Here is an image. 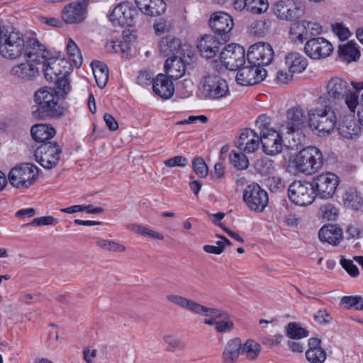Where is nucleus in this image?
Masks as SVG:
<instances>
[{
	"mask_svg": "<svg viewBox=\"0 0 363 363\" xmlns=\"http://www.w3.org/2000/svg\"><path fill=\"white\" fill-rule=\"evenodd\" d=\"M355 91L351 90L349 83L340 77H332L328 82L325 97L330 103L343 102L351 113H354L359 104V92L363 89V82H352Z\"/></svg>",
	"mask_w": 363,
	"mask_h": 363,
	"instance_id": "obj_1",
	"label": "nucleus"
},
{
	"mask_svg": "<svg viewBox=\"0 0 363 363\" xmlns=\"http://www.w3.org/2000/svg\"><path fill=\"white\" fill-rule=\"evenodd\" d=\"M166 298L171 303L191 313L205 316L223 318L222 320H219L216 323V330L218 333H228L233 329L234 324L229 319L228 314L224 311L204 306L193 300L179 295L168 294Z\"/></svg>",
	"mask_w": 363,
	"mask_h": 363,
	"instance_id": "obj_2",
	"label": "nucleus"
},
{
	"mask_svg": "<svg viewBox=\"0 0 363 363\" xmlns=\"http://www.w3.org/2000/svg\"><path fill=\"white\" fill-rule=\"evenodd\" d=\"M60 90L57 91L47 86L38 89L35 94L36 110L33 111V116L38 120L47 118H57L64 115L66 109L59 104Z\"/></svg>",
	"mask_w": 363,
	"mask_h": 363,
	"instance_id": "obj_3",
	"label": "nucleus"
},
{
	"mask_svg": "<svg viewBox=\"0 0 363 363\" xmlns=\"http://www.w3.org/2000/svg\"><path fill=\"white\" fill-rule=\"evenodd\" d=\"M320 106L310 110L308 114V126L318 136L328 135L337 125V116L330 105L323 104L325 99L320 97Z\"/></svg>",
	"mask_w": 363,
	"mask_h": 363,
	"instance_id": "obj_4",
	"label": "nucleus"
},
{
	"mask_svg": "<svg viewBox=\"0 0 363 363\" xmlns=\"http://www.w3.org/2000/svg\"><path fill=\"white\" fill-rule=\"evenodd\" d=\"M67 61L50 57L40 67L45 78L48 82H55L57 88L65 97L71 90L70 81L68 78L69 72L66 69Z\"/></svg>",
	"mask_w": 363,
	"mask_h": 363,
	"instance_id": "obj_5",
	"label": "nucleus"
},
{
	"mask_svg": "<svg viewBox=\"0 0 363 363\" xmlns=\"http://www.w3.org/2000/svg\"><path fill=\"white\" fill-rule=\"evenodd\" d=\"M291 163L296 172L311 175L322 168L323 154L316 147L308 146L300 150L291 160Z\"/></svg>",
	"mask_w": 363,
	"mask_h": 363,
	"instance_id": "obj_6",
	"label": "nucleus"
},
{
	"mask_svg": "<svg viewBox=\"0 0 363 363\" xmlns=\"http://www.w3.org/2000/svg\"><path fill=\"white\" fill-rule=\"evenodd\" d=\"M199 90L204 99L218 101L230 94L226 80L217 74H208L201 78Z\"/></svg>",
	"mask_w": 363,
	"mask_h": 363,
	"instance_id": "obj_7",
	"label": "nucleus"
},
{
	"mask_svg": "<svg viewBox=\"0 0 363 363\" xmlns=\"http://www.w3.org/2000/svg\"><path fill=\"white\" fill-rule=\"evenodd\" d=\"M26 45L23 34L11 27L0 44V55L4 58L17 59L23 52Z\"/></svg>",
	"mask_w": 363,
	"mask_h": 363,
	"instance_id": "obj_8",
	"label": "nucleus"
},
{
	"mask_svg": "<svg viewBox=\"0 0 363 363\" xmlns=\"http://www.w3.org/2000/svg\"><path fill=\"white\" fill-rule=\"evenodd\" d=\"M38 176V168L30 163L13 167L8 175L11 185L17 189H27L32 186Z\"/></svg>",
	"mask_w": 363,
	"mask_h": 363,
	"instance_id": "obj_9",
	"label": "nucleus"
},
{
	"mask_svg": "<svg viewBox=\"0 0 363 363\" xmlns=\"http://www.w3.org/2000/svg\"><path fill=\"white\" fill-rule=\"evenodd\" d=\"M108 16L113 26L119 27L134 26L140 18L138 9L128 1L118 4Z\"/></svg>",
	"mask_w": 363,
	"mask_h": 363,
	"instance_id": "obj_10",
	"label": "nucleus"
},
{
	"mask_svg": "<svg viewBox=\"0 0 363 363\" xmlns=\"http://www.w3.org/2000/svg\"><path fill=\"white\" fill-rule=\"evenodd\" d=\"M288 196L294 204L305 206L313 203L315 194L311 182L298 180L289 185Z\"/></svg>",
	"mask_w": 363,
	"mask_h": 363,
	"instance_id": "obj_11",
	"label": "nucleus"
},
{
	"mask_svg": "<svg viewBox=\"0 0 363 363\" xmlns=\"http://www.w3.org/2000/svg\"><path fill=\"white\" fill-rule=\"evenodd\" d=\"M311 184L315 196L322 199H328L335 194L340 179L335 174L328 172L314 177Z\"/></svg>",
	"mask_w": 363,
	"mask_h": 363,
	"instance_id": "obj_12",
	"label": "nucleus"
},
{
	"mask_svg": "<svg viewBox=\"0 0 363 363\" xmlns=\"http://www.w3.org/2000/svg\"><path fill=\"white\" fill-rule=\"evenodd\" d=\"M62 148L57 142L42 143L35 151L36 161L45 169L55 167L60 159Z\"/></svg>",
	"mask_w": 363,
	"mask_h": 363,
	"instance_id": "obj_13",
	"label": "nucleus"
},
{
	"mask_svg": "<svg viewBox=\"0 0 363 363\" xmlns=\"http://www.w3.org/2000/svg\"><path fill=\"white\" fill-rule=\"evenodd\" d=\"M274 50L270 44L259 42L252 45L247 54V63L263 67L269 65L274 58Z\"/></svg>",
	"mask_w": 363,
	"mask_h": 363,
	"instance_id": "obj_14",
	"label": "nucleus"
},
{
	"mask_svg": "<svg viewBox=\"0 0 363 363\" xmlns=\"http://www.w3.org/2000/svg\"><path fill=\"white\" fill-rule=\"evenodd\" d=\"M243 200L251 211L262 212L267 206L269 198L266 191L258 184H252L245 187Z\"/></svg>",
	"mask_w": 363,
	"mask_h": 363,
	"instance_id": "obj_15",
	"label": "nucleus"
},
{
	"mask_svg": "<svg viewBox=\"0 0 363 363\" xmlns=\"http://www.w3.org/2000/svg\"><path fill=\"white\" fill-rule=\"evenodd\" d=\"M223 65L230 70H236L246 64L245 50L237 44H229L223 48L220 55Z\"/></svg>",
	"mask_w": 363,
	"mask_h": 363,
	"instance_id": "obj_16",
	"label": "nucleus"
},
{
	"mask_svg": "<svg viewBox=\"0 0 363 363\" xmlns=\"http://www.w3.org/2000/svg\"><path fill=\"white\" fill-rule=\"evenodd\" d=\"M236 74V81L242 86H252L263 81L267 77L264 68L246 62L241 66Z\"/></svg>",
	"mask_w": 363,
	"mask_h": 363,
	"instance_id": "obj_17",
	"label": "nucleus"
},
{
	"mask_svg": "<svg viewBox=\"0 0 363 363\" xmlns=\"http://www.w3.org/2000/svg\"><path fill=\"white\" fill-rule=\"evenodd\" d=\"M233 26L232 17L225 12L213 13L209 20V26L212 31L220 36L223 42L230 40V33Z\"/></svg>",
	"mask_w": 363,
	"mask_h": 363,
	"instance_id": "obj_18",
	"label": "nucleus"
},
{
	"mask_svg": "<svg viewBox=\"0 0 363 363\" xmlns=\"http://www.w3.org/2000/svg\"><path fill=\"white\" fill-rule=\"evenodd\" d=\"M304 51L311 59L320 60L331 55L333 52V46L324 38H311L306 43Z\"/></svg>",
	"mask_w": 363,
	"mask_h": 363,
	"instance_id": "obj_19",
	"label": "nucleus"
},
{
	"mask_svg": "<svg viewBox=\"0 0 363 363\" xmlns=\"http://www.w3.org/2000/svg\"><path fill=\"white\" fill-rule=\"evenodd\" d=\"M23 52L29 62H33L40 67L52 55L47 47L35 38L28 39Z\"/></svg>",
	"mask_w": 363,
	"mask_h": 363,
	"instance_id": "obj_20",
	"label": "nucleus"
},
{
	"mask_svg": "<svg viewBox=\"0 0 363 363\" xmlns=\"http://www.w3.org/2000/svg\"><path fill=\"white\" fill-rule=\"evenodd\" d=\"M89 0H77L66 5L62 11V18L65 23L72 24L82 22L86 16Z\"/></svg>",
	"mask_w": 363,
	"mask_h": 363,
	"instance_id": "obj_21",
	"label": "nucleus"
},
{
	"mask_svg": "<svg viewBox=\"0 0 363 363\" xmlns=\"http://www.w3.org/2000/svg\"><path fill=\"white\" fill-rule=\"evenodd\" d=\"M260 140V136L255 130L245 128L241 132L236 142V146L240 151L244 153H253L258 149Z\"/></svg>",
	"mask_w": 363,
	"mask_h": 363,
	"instance_id": "obj_22",
	"label": "nucleus"
},
{
	"mask_svg": "<svg viewBox=\"0 0 363 363\" xmlns=\"http://www.w3.org/2000/svg\"><path fill=\"white\" fill-rule=\"evenodd\" d=\"M286 116V126L288 133L298 132L305 128L306 116L301 106H296L288 109Z\"/></svg>",
	"mask_w": 363,
	"mask_h": 363,
	"instance_id": "obj_23",
	"label": "nucleus"
},
{
	"mask_svg": "<svg viewBox=\"0 0 363 363\" xmlns=\"http://www.w3.org/2000/svg\"><path fill=\"white\" fill-rule=\"evenodd\" d=\"M263 152L271 156L279 154L282 151V138L277 130H271V133L260 136Z\"/></svg>",
	"mask_w": 363,
	"mask_h": 363,
	"instance_id": "obj_24",
	"label": "nucleus"
},
{
	"mask_svg": "<svg viewBox=\"0 0 363 363\" xmlns=\"http://www.w3.org/2000/svg\"><path fill=\"white\" fill-rule=\"evenodd\" d=\"M135 3L142 13L151 17L163 14L167 8L164 0H135Z\"/></svg>",
	"mask_w": 363,
	"mask_h": 363,
	"instance_id": "obj_25",
	"label": "nucleus"
},
{
	"mask_svg": "<svg viewBox=\"0 0 363 363\" xmlns=\"http://www.w3.org/2000/svg\"><path fill=\"white\" fill-rule=\"evenodd\" d=\"M220 44V42L212 35H205L198 40L197 48L201 56L211 59L219 52Z\"/></svg>",
	"mask_w": 363,
	"mask_h": 363,
	"instance_id": "obj_26",
	"label": "nucleus"
},
{
	"mask_svg": "<svg viewBox=\"0 0 363 363\" xmlns=\"http://www.w3.org/2000/svg\"><path fill=\"white\" fill-rule=\"evenodd\" d=\"M152 89L155 94L162 99H169L174 93L172 80L164 74H159L152 81Z\"/></svg>",
	"mask_w": 363,
	"mask_h": 363,
	"instance_id": "obj_27",
	"label": "nucleus"
},
{
	"mask_svg": "<svg viewBox=\"0 0 363 363\" xmlns=\"http://www.w3.org/2000/svg\"><path fill=\"white\" fill-rule=\"evenodd\" d=\"M166 76L171 80L180 79L185 73L186 66L181 57L177 56L168 57L164 63Z\"/></svg>",
	"mask_w": 363,
	"mask_h": 363,
	"instance_id": "obj_28",
	"label": "nucleus"
},
{
	"mask_svg": "<svg viewBox=\"0 0 363 363\" xmlns=\"http://www.w3.org/2000/svg\"><path fill=\"white\" fill-rule=\"evenodd\" d=\"M354 113H351L344 118L338 123V131L340 135L347 139H353L359 135L360 128L354 120Z\"/></svg>",
	"mask_w": 363,
	"mask_h": 363,
	"instance_id": "obj_29",
	"label": "nucleus"
},
{
	"mask_svg": "<svg viewBox=\"0 0 363 363\" xmlns=\"http://www.w3.org/2000/svg\"><path fill=\"white\" fill-rule=\"evenodd\" d=\"M318 237L322 242L337 245L342 239V230L336 225H325L320 229Z\"/></svg>",
	"mask_w": 363,
	"mask_h": 363,
	"instance_id": "obj_30",
	"label": "nucleus"
},
{
	"mask_svg": "<svg viewBox=\"0 0 363 363\" xmlns=\"http://www.w3.org/2000/svg\"><path fill=\"white\" fill-rule=\"evenodd\" d=\"M33 62L21 63L14 66L11 69V74L23 79H32L40 73V67Z\"/></svg>",
	"mask_w": 363,
	"mask_h": 363,
	"instance_id": "obj_31",
	"label": "nucleus"
},
{
	"mask_svg": "<svg viewBox=\"0 0 363 363\" xmlns=\"http://www.w3.org/2000/svg\"><path fill=\"white\" fill-rule=\"evenodd\" d=\"M30 134L33 140L38 143H50L56 134L55 129L49 124H35L31 127Z\"/></svg>",
	"mask_w": 363,
	"mask_h": 363,
	"instance_id": "obj_32",
	"label": "nucleus"
},
{
	"mask_svg": "<svg viewBox=\"0 0 363 363\" xmlns=\"http://www.w3.org/2000/svg\"><path fill=\"white\" fill-rule=\"evenodd\" d=\"M285 64L291 74L301 73L308 66L307 59L296 52H291L285 56Z\"/></svg>",
	"mask_w": 363,
	"mask_h": 363,
	"instance_id": "obj_33",
	"label": "nucleus"
},
{
	"mask_svg": "<svg viewBox=\"0 0 363 363\" xmlns=\"http://www.w3.org/2000/svg\"><path fill=\"white\" fill-rule=\"evenodd\" d=\"M297 6L291 2L280 1L275 4L274 12L280 19L291 21L296 17Z\"/></svg>",
	"mask_w": 363,
	"mask_h": 363,
	"instance_id": "obj_34",
	"label": "nucleus"
},
{
	"mask_svg": "<svg viewBox=\"0 0 363 363\" xmlns=\"http://www.w3.org/2000/svg\"><path fill=\"white\" fill-rule=\"evenodd\" d=\"M181 40L173 36L163 38L160 43V50L164 57H174L175 54L180 50Z\"/></svg>",
	"mask_w": 363,
	"mask_h": 363,
	"instance_id": "obj_35",
	"label": "nucleus"
},
{
	"mask_svg": "<svg viewBox=\"0 0 363 363\" xmlns=\"http://www.w3.org/2000/svg\"><path fill=\"white\" fill-rule=\"evenodd\" d=\"M91 65L98 86L100 89L104 88L108 80V69L107 65L98 60L93 61Z\"/></svg>",
	"mask_w": 363,
	"mask_h": 363,
	"instance_id": "obj_36",
	"label": "nucleus"
},
{
	"mask_svg": "<svg viewBox=\"0 0 363 363\" xmlns=\"http://www.w3.org/2000/svg\"><path fill=\"white\" fill-rule=\"evenodd\" d=\"M338 53L339 56L347 62L356 61L360 57V52L357 48V43L353 41L339 45Z\"/></svg>",
	"mask_w": 363,
	"mask_h": 363,
	"instance_id": "obj_37",
	"label": "nucleus"
},
{
	"mask_svg": "<svg viewBox=\"0 0 363 363\" xmlns=\"http://www.w3.org/2000/svg\"><path fill=\"white\" fill-rule=\"evenodd\" d=\"M306 23V21L303 20L291 25L289 31V38L293 42L302 43L305 40L308 39Z\"/></svg>",
	"mask_w": 363,
	"mask_h": 363,
	"instance_id": "obj_38",
	"label": "nucleus"
},
{
	"mask_svg": "<svg viewBox=\"0 0 363 363\" xmlns=\"http://www.w3.org/2000/svg\"><path fill=\"white\" fill-rule=\"evenodd\" d=\"M253 167L255 172L261 175H271L275 172L274 161L267 157L257 159Z\"/></svg>",
	"mask_w": 363,
	"mask_h": 363,
	"instance_id": "obj_39",
	"label": "nucleus"
},
{
	"mask_svg": "<svg viewBox=\"0 0 363 363\" xmlns=\"http://www.w3.org/2000/svg\"><path fill=\"white\" fill-rule=\"evenodd\" d=\"M270 25L269 20L262 18L252 22L248 27V30L255 36L262 37L268 32Z\"/></svg>",
	"mask_w": 363,
	"mask_h": 363,
	"instance_id": "obj_40",
	"label": "nucleus"
},
{
	"mask_svg": "<svg viewBox=\"0 0 363 363\" xmlns=\"http://www.w3.org/2000/svg\"><path fill=\"white\" fill-rule=\"evenodd\" d=\"M261 351V346L256 341L247 340L241 345V354L250 360L256 359Z\"/></svg>",
	"mask_w": 363,
	"mask_h": 363,
	"instance_id": "obj_41",
	"label": "nucleus"
},
{
	"mask_svg": "<svg viewBox=\"0 0 363 363\" xmlns=\"http://www.w3.org/2000/svg\"><path fill=\"white\" fill-rule=\"evenodd\" d=\"M286 335L293 340H300L308 336L309 332L295 322L288 323L286 327Z\"/></svg>",
	"mask_w": 363,
	"mask_h": 363,
	"instance_id": "obj_42",
	"label": "nucleus"
},
{
	"mask_svg": "<svg viewBox=\"0 0 363 363\" xmlns=\"http://www.w3.org/2000/svg\"><path fill=\"white\" fill-rule=\"evenodd\" d=\"M245 154L241 151L239 152L235 150L231 151L229 160L232 165L237 169L244 170L248 167L249 160Z\"/></svg>",
	"mask_w": 363,
	"mask_h": 363,
	"instance_id": "obj_43",
	"label": "nucleus"
},
{
	"mask_svg": "<svg viewBox=\"0 0 363 363\" xmlns=\"http://www.w3.org/2000/svg\"><path fill=\"white\" fill-rule=\"evenodd\" d=\"M127 228L129 230L144 237H148L159 240H162L164 239V236L160 233L150 230L143 225L130 224L128 225Z\"/></svg>",
	"mask_w": 363,
	"mask_h": 363,
	"instance_id": "obj_44",
	"label": "nucleus"
},
{
	"mask_svg": "<svg viewBox=\"0 0 363 363\" xmlns=\"http://www.w3.org/2000/svg\"><path fill=\"white\" fill-rule=\"evenodd\" d=\"M127 228L129 230L144 237H148L159 240H162L164 239V236L160 233L150 230L143 225L130 224L128 225Z\"/></svg>",
	"mask_w": 363,
	"mask_h": 363,
	"instance_id": "obj_45",
	"label": "nucleus"
},
{
	"mask_svg": "<svg viewBox=\"0 0 363 363\" xmlns=\"http://www.w3.org/2000/svg\"><path fill=\"white\" fill-rule=\"evenodd\" d=\"M67 50L74 65L79 67L82 64V56L78 46L72 39H69L67 43Z\"/></svg>",
	"mask_w": 363,
	"mask_h": 363,
	"instance_id": "obj_46",
	"label": "nucleus"
},
{
	"mask_svg": "<svg viewBox=\"0 0 363 363\" xmlns=\"http://www.w3.org/2000/svg\"><path fill=\"white\" fill-rule=\"evenodd\" d=\"M164 340L167 344V352H175L177 351H183L186 347V344L183 340L173 335H169L164 336Z\"/></svg>",
	"mask_w": 363,
	"mask_h": 363,
	"instance_id": "obj_47",
	"label": "nucleus"
},
{
	"mask_svg": "<svg viewBox=\"0 0 363 363\" xmlns=\"http://www.w3.org/2000/svg\"><path fill=\"white\" fill-rule=\"evenodd\" d=\"M256 127L259 130V136L271 133V130H276L271 127V119L265 114L260 115L255 122Z\"/></svg>",
	"mask_w": 363,
	"mask_h": 363,
	"instance_id": "obj_48",
	"label": "nucleus"
},
{
	"mask_svg": "<svg viewBox=\"0 0 363 363\" xmlns=\"http://www.w3.org/2000/svg\"><path fill=\"white\" fill-rule=\"evenodd\" d=\"M241 345L242 342L240 338H233L228 342L223 353L238 359L241 354Z\"/></svg>",
	"mask_w": 363,
	"mask_h": 363,
	"instance_id": "obj_49",
	"label": "nucleus"
},
{
	"mask_svg": "<svg viewBox=\"0 0 363 363\" xmlns=\"http://www.w3.org/2000/svg\"><path fill=\"white\" fill-rule=\"evenodd\" d=\"M96 245L107 251L122 252L125 250V247L118 242L105 239H100L96 242Z\"/></svg>",
	"mask_w": 363,
	"mask_h": 363,
	"instance_id": "obj_50",
	"label": "nucleus"
},
{
	"mask_svg": "<svg viewBox=\"0 0 363 363\" xmlns=\"http://www.w3.org/2000/svg\"><path fill=\"white\" fill-rule=\"evenodd\" d=\"M192 169L200 178H206L208 173L207 164L201 157H196L192 160Z\"/></svg>",
	"mask_w": 363,
	"mask_h": 363,
	"instance_id": "obj_51",
	"label": "nucleus"
},
{
	"mask_svg": "<svg viewBox=\"0 0 363 363\" xmlns=\"http://www.w3.org/2000/svg\"><path fill=\"white\" fill-rule=\"evenodd\" d=\"M269 3L267 0H249L248 11L255 14H261L267 11Z\"/></svg>",
	"mask_w": 363,
	"mask_h": 363,
	"instance_id": "obj_52",
	"label": "nucleus"
},
{
	"mask_svg": "<svg viewBox=\"0 0 363 363\" xmlns=\"http://www.w3.org/2000/svg\"><path fill=\"white\" fill-rule=\"evenodd\" d=\"M306 357L308 362L311 363H323L326 358V353L323 348H316V350H308L306 352Z\"/></svg>",
	"mask_w": 363,
	"mask_h": 363,
	"instance_id": "obj_53",
	"label": "nucleus"
},
{
	"mask_svg": "<svg viewBox=\"0 0 363 363\" xmlns=\"http://www.w3.org/2000/svg\"><path fill=\"white\" fill-rule=\"evenodd\" d=\"M265 183L272 192L281 191L285 187L284 182L277 176L268 177L265 179Z\"/></svg>",
	"mask_w": 363,
	"mask_h": 363,
	"instance_id": "obj_54",
	"label": "nucleus"
},
{
	"mask_svg": "<svg viewBox=\"0 0 363 363\" xmlns=\"http://www.w3.org/2000/svg\"><path fill=\"white\" fill-rule=\"evenodd\" d=\"M57 223V221L54 217L48 216L34 218L31 222L23 225V226L55 225Z\"/></svg>",
	"mask_w": 363,
	"mask_h": 363,
	"instance_id": "obj_55",
	"label": "nucleus"
},
{
	"mask_svg": "<svg viewBox=\"0 0 363 363\" xmlns=\"http://www.w3.org/2000/svg\"><path fill=\"white\" fill-rule=\"evenodd\" d=\"M188 164V159L182 155H177L164 161V164L170 168L185 167Z\"/></svg>",
	"mask_w": 363,
	"mask_h": 363,
	"instance_id": "obj_56",
	"label": "nucleus"
},
{
	"mask_svg": "<svg viewBox=\"0 0 363 363\" xmlns=\"http://www.w3.org/2000/svg\"><path fill=\"white\" fill-rule=\"evenodd\" d=\"M320 212L322 217L328 220H335L338 216L337 209L331 203L321 206Z\"/></svg>",
	"mask_w": 363,
	"mask_h": 363,
	"instance_id": "obj_57",
	"label": "nucleus"
},
{
	"mask_svg": "<svg viewBox=\"0 0 363 363\" xmlns=\"http://www.w3.org/2000/svg\"><path fill=\"white\" fill-rule=\"evenodd\" d=\"M340 264L351 277H356L359 275V269L351 259H341Z\"/></svg>",
	"mask_w": 363,
	"mask_h": 363,
	"instance_id": "obj_58",
	"label": "nucleus"
},
{
	"mask_svg": "<svg viewBox=\"0 0 363 363\" xmlns=\"http://www.w3.org/2000/svg\"><path fill=\"white\" fill-rule=\"evenodd\" d=\"M306 26L308 30V38L320 35L323 31L322 26L316 22L306 21Z\"/></svg>",
	"mask_w": 363,
	"mask_h": 363,
	"instance_id": "obj_59",
	"label": "nucleus"
},
{
	"mask_svg": "<svg viewBox=\"0 0 363 363\" xmlns=\"http://www.w3.org/2000/svg\"><path fill=\"white\" fill-rule=\"evenodd\" d=\"M314 319L320 324H329L333 318L325 310H319L315 315Z\"/></svg>",
	"mask_w": 363,
	"mask_h": 363,
	"instance_id": "obj_60",
	"label": "nucleus"
},
{
	"mask_svg": "<svg viewBox=\"0 0 363 363\" xmlns=\"http://www.w3.org/2000/svg\"><path fill=\"white\" fill-rule=\"evenodd\" d=\"M333 32L339 37L342 40H344L349 38L350 33L348 28L344 27L340 23H336L333 26Z\"/></svg>",
	"mask_w": 363,
	"mask_h": 363,
	"instance_id": "obj_61",
	"label": "nucleus"
},
{
	"mask_svg": "<svg viewBox=\"0 0 363 363\" xmlns=\"http://www.w3.org/2000/svg\"><path fill=\"white\" fill-rule=\"evenodd\" d=\"M104 120L111 131H115L118 129V123L112 115L105 113L104 115Z\"/></svg>",
	"mask_w": 363,
	"mask_h": 363,
	"instance_id": "obj_62",
	"label": "nucleus"
},
{
	"mask_svg": "<svg viewBox=\"0 0 363 363\" xmlns=\"http://www.w3.org/2000/svg\"><path fill=\"white\" fill-rule=\"evenodd\" d=\"M292 77L293 74H291L289 72H287L286 71L284 70L278 71L277 74V81L283 84H287L292 79Z\"/></svg>",
	"mask_w": 363,
	"mask_h": 363,
	"instance_id": "obj_63",
	"label": "nucleus"
},
{
	"mask_svg": "<svg viewBox=\"0 0 363 363\" xmlns=\"http://www.w3.org/2000/svg\"><path fill=\"white\" fill-rule=\"evenodd\" d=\"M357 296H343L341 298V304L345 308H355Z\"/></svg>",
	"mask_w": 363,
	"mask_h": 363,
	"instance_id": "obj_64",
	"label": "nucleus"
}]
</instances>
